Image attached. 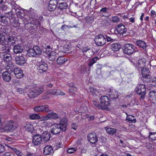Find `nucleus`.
<instances>
[{"instance_id": "5fc2aeb1", "label": "nucleus", "mask_w": 156, "mask_h": 156, "mask_svg": "<svg viewBox=\"0 0 156 156\" xmlns=\"http://www.w3.org/2000/svg\"><path fill=\"white\" fill-rule=\"evenodd\" d=\"M36 85V84L34 83L31 84L26 86L25 87V88L29 89H34Z\"/></svg>"}, {"instance_id": "e433bc0d", "label": "nucleus", "mask_w": 156, "mask_h": 156, "mask_svg": "<svg viewBox=\"0 0 156 156\" xmlns=\"http://www.w3.org/2000/svg\"><path fill=\"white\" fill-rule=\"evenodd\" d=\"M27 55L29 57H36L37 56L33 48H30L27 51Z\"/></svg>"}, {"instance_id": "4d7b16f0", "label": "nucleus", "mask_w": 156, "mask_h": 156, "mask_svg": "<svg viewBox=\"0 0 156 156\" xmlns=\"http://www.w3.org/2000/svg\"><path fill=\"white\" fill-rule=\"evenodd\" d=\"M28 12L30 16H34L35 15V10L34 9H33L32 8H30L29 9Z\"/></svg>"}, {"instance_id": "39448f33", "label": "nucleus", "mask_w": 156, "mask_h": 156, "mask_svg": "<svg viewBox=\"0 0 156 156\" xmlns=\"http://www.w3.org/2000/svg\"><path fill=\"white\" fill-rule=\"evenodd\" d=\"M135 47L130 44H126L123 47L124 52L128 55H130L136 52Z\"/></svg>"}, {"instance_id": "79ce46f5", "label": "nucleus", "mask_w": 156, "mask_h": 156, "mask_svg": "<svg viewBox=\"0 0 156 156\" xmlns=\"http://www.w3.org/2000/svg\"><path fill=\"white\" fill-rule=\"evenodd\" d=\"M31 24L36 26V27L40 26L41 25L40 21L37 19H34V20H32L31 21Z\"/></svg>"}, {"instance_id": "20e7f679", "label": "nucleus", "mask_w": 156, "mask_h": 156, "mask_svg": "<svg viewBox=\"0 0 156 156\" xmlns=\"http://www.w3.org/2000/svg\"><path fill=\"white\" fill-rule=\"evenodd\" d=\"M100 100L102 105H99V109L102 110L105 109L109 106L110 100L106 96H102L101 97Z\"/></svg>"}, {"instance_id": "b1692460", "label": "nucleus", "mask_w": 156, "mask_h": 156, "mask_svg": "<svg viewBox=\"0 0 156 156\" xmlns=\"http://www.w3.org/2000/svg\"><path fill=\"white\" fill-rule=\"evenodd\" d=\"M13 52L16 54L21 53L23 50V47L19 45H16L14 46L13 49Z\"/></svg>"}, {"instance_id": "7c9ffc66", "label": "nucleus", "mask_w": 156, "mask_h": 156, "mask_svg": "<svg viewBox=\"0 0 156 156\" xmlns=\"http://www.w3.org/2000/svg\"><path fill=\"white\" fill-rule=\"evenodd\" d=\"M105 129L107 133L111 135H113L117 132L116 129L115 128H112L107 127H105Z\"/></svg>"}, {"instance_id": "e2e57ef3", "label": "nucleus", "mask_w": 156, "mask_h": 156, "mask_svg": "<svg viewBox=\"0 0 156 156\" xmlns=\"http://www.w3.org/2000/svg\"><path fill=\"white\" fill-rule=\"evenodd\" d=\"M97 66L98 67L96 69L97 73H98V72L99 73H101V65L100 64H99L97 65Z\"/></svg>"}, {"instance_id": "1a4fd4ad", "label": "nucleus", "mask_w": 156, "mask_h": 156, "mask_svg": "<svg viewBox=\"0 0 156 156\" xmlns=\"http://www.w3.org/2000/svg\"><path fill=\"white\" fill-rule=\"evenodd\" d=\"M37 65L38 66V72L40 73L45 72L48 69L47 64L42 60L40 62H37Z\"/></svg>"}, {"instance_id": "338daca9", "label": "nucleus", "mask_w": 156, "mask_h": 156, "mask_svg": "<svg viewBox=\"0 0 156 156\" xmlns=\"http://www.w3.org/2000/svg\"><path fill=\"white\" fill-rule=\"evenodd\" d=\"M13 83L15 86H17L20 84V81L17 80H13Z\"/></svg>"}, {"instance_id": "de8ad7c7", "label": "nucleus", "mask_w": 156, "mask_h": 156, "mask_svg": "<svg viewBox=\"0 0 156 156\" xmlns=\"http://www.w3.org/2000/svg\"><path fill=\"white\" fill-rule=\"evenodd\" d=\"M29 118L32 119H40V117L37 114H34L30 115Z\"/></svg>"}, {"instance_id": "c756f323", "label": "nucleus", "mask_w": 156, "mask_h": 156, "mask_svg": "<svg viewBox=\"0 0 156 156\" xmlns=\"http://www.w3.org/2000/svg\"><path fill=\"white\" fill-rule=\"evenodd\" d=\"M43 48L42 49L43 53L48 54V53L50 51V50H52V48L50 46L46 45L45 44L42 46Z\"/></svg>"}, {"instance_id": "f8f14e48", "label": "nucleus", "mask_w": 156, "mask_h": 156, "mask_svg": "<svg viewBox=\"0 0 156 156\" xmlns=\"http://www.w3.org/2000/svg\"><path fill=\"white\" fill-rule=\"evenodd\" d=\"M115 29L118 34L120 35L125 34L127 32V29L125 26L122 23L118 25Z\"/></svg>"}, {"instance_id": "6e6d98bb", "label": "nucleus", "mask_w": 156, "mask_h": 156, "mask_svg": "<svg viewBox=\"0 0 156 156\" xmlns=\"http://www.w3.org/2000/svg\"><path fill=\"white\" fill-rule=\"evenodd\" d=\"M51 117L54 119H58L59 118V115L56 113L52 112L51 115Z\"/></svg>"}, {"instance_id": "c85d7f7f", "label": "nucleus", "mask_w": 156, "mask_h": 156, "mask_svg": "<svg viewBox=\"0 0 156 156\" xmlns=\"http://www.w3.org/2000/svg\"><path fill=\"white\" fill-rule=\"evenodd\" d=\"M121 45L119 43H113L111 46V49L114 51H119L121 48Z\"/></svg>"}, {"instance_id": "9d476101", "label": "nucleus", "mask_w": 156, "mask_h": 156, "mask_svg": "<svg viewBox=\"0 0 156 156\" xmlns=\"http://www.w3.org/2000/svg\"><path fill=\"white\" fill-rule=\"evenodd\" d=\"M44 127H39L38 131H39L41 133H42L41 134V137L44 142H46L50 140L51 137L50 134L49 132L44 130Z\"/></svg>"}, {"instance_id": "0eeeda50", "label": "nucleus", "mask_w": 156, "mask_h": 156, "mask_svg": "<svg viewBox=\"0 0 156 156\" xmlns=\"http://www.w3.org/2000/svg\"><path fill=\"white\" fill-rule=\"evenodd\" d=\"M17 127V126L15 123L12 121H9L5 122L4 126L2 128L4 130L8 132L14 130Z\"/></svg>"}, {"instance_id": "c9c22d12", "label": "nucleus", "mask_w": 156, "mask_h": 156, "mask_svg": "<svg viewBox=\"0 0 156 156\" xmlns=\"http://www.w3.org/2000/svg\"><path fill=\"white\" fill-rule=\"evenodd\" d=\"M0 32V44H5L6 41V39H5V34Z\"/></svg>"}, {"instance_id": "f03ea898", "label": "nucleus", "mask_w": 156, "mask_h": 156, "mask_svg": "<svg viewBox=\"0 0 156 156\" xmlns=\"http://www.w3.org/2000/svg\"><path fill=\"white\" fill-rule=\"evenodd\" d=\"M44 89L42 86L37 85L33 90H30L28 95L30 98H33L41 94L43 91Z\"/></svg>"}, {"instance_id": "a211bd4d", "label": "nucleus", "mask_w": 156, "mask_h": 156, "mask_svg": "<svg viewBox=\"0 0 156 156\" xmlns=\"http://www.w3.org/2000/svg\"><path fill=\"white\" fill-rule=\"evenodd\" d=\"M53 152V149L50 145H47L44 148L43 153L44 155H51Z\"/></svg>"}, {"instance_id": "0e129e2a", "label": "nucleus", "mask_w": 156, "mask_h": 156, "mask_svg": "<svg viewBox=\"0 0 156 156\" xmlns=\"http://www.w3.org/2000/svg\"><path fill=\"white\" fill-rule=\"evenodd\" d=\"M5 149V147L2 144H0V153L3 152Z\"/></svg>"}, {"instance_id": "680f3d73", "label": "nucleus", "mask_w": 156, "mask_h": 156, "mask_svg": "<svg viewBox=\"0 0 156 156\" xmlns=\"http://www.w3.org/2000/svg\"><path fill=\"white\" fill-rule=\"evenodd\" d=\"M58 3L57 0H50L49 2V4L51 5H56Z\"/></svg>"}, {"instance_id": "4468645a", "label": "nucleus", "mask_w": 156, "mask_h": 156, "mask_svg": "<svg viewBox=\"0 0 156 156\" xmlns=\"http://www.w3.org/2000/svg\"><path fill=\"white\" fill-rule=\"evenodd\" d=\"M15 60L16 64L20 66L23 65L26 62L25 57L22 55L16 57Z\"/></svg>"}, {"instance_id": "bb28decb", "label": "nucleus", "mask_w": 156, "mask_h": 156, "mask_svg": "<svg viewBox=\"0 0 156 156\" xmlns=\"http://www.w3.org/2000/svg\"><path fill=\"white\" fill-rule=\"evenodd\" d=\"M108 9V8L106 7L102 8L100 9V11L98 12V13L101 14L102 15L104 16L108 17L110 15H109L107 12V10Z\"/></svg>"}, {"instance_id": "dca6fc26", "label": "nucleus", "mask_w": 156, "mask_h": 156, "mask_svg": "<svg viewBox=\"0 0 156 156\" xmlns=\"http://www.w3.org/2000/svg\"><path fill=\"white\" fill-rule=\"evenodd\" d=\"M47 94L48 95L53 94L56 95H64L65 94L60 90L55 89L50 90L47 92Z\"/></svg>"}, {"instance_id": "09e8293b", "label": "nucleus", "mask_w": 156, "mask_h": 156, "mask_svg": "<svg viewBox=\"0 0 156 156\" xmlns=\"http://www.w3.org/2000/svg\"><path fill=\"white\" fill-rule=\"evenodd\" d=\"M10 48L9 47L5 49L0 52L1 55H3L9 53L10 52Z\"/></svg>"}, {"instance_id": "2eb2a0df", "label": "nucleus", "mask_w": 156, "mask_h": 156, "mask_svg": "<svg viewBox=\"0 0 156 156\" xmlns=\"http://www.w3.org/2000/svg\"><path fill=\"white\" fill-rule=\"evenodd\" d=\"M87 139L92 144H95L98 141V138L94 133H89L87 136Z\"/></svg>"}, {"instance_id": "473e14b6", "label": "nucleus", "mask_w": 156, "mask_h": 156, "mask_svg": "<svg viewBox=\"0 0 156 156\" xmlns=\"http://www.w3.org/2000/svg\"><path fill=\"white\" fill-rule=\"evenodd\" d=\"M24 128L26 130L30 132L32 131L34 129L33 125L29 122L26 123L24 126Z\"/></svg>"}, {"instance_id": "603ef678", "label": "nucleus", "mask_w": 156, "mask_h": 156, "mask_svg": "<svg viewBox=\"0 0 156 156\" xmlns=\"http://www.w3.org/2000/svg\"><path fill=\"white\" fill-rule=\"evenodd\" d=\"M6 15V17L8 18L9 20L12 19L14 16V14L11 11L7 13Z\"/></svg>"}, {"instance_id": "37998d69", "label": "nucleus", "mask_w": 156, "mask_h": 156, "mask_svg": "<svg viewBox=\"0 0 156 156\" xmlns=\"http://www.w3.org/2000/svg\"><path fill=\"white\" fill-rule=\"evenodd\" d=\"M9 148L14 151L18 156H22L23 154L19 151L18 149L11 147H9Z\"/></svg>"}, {"instance_id": "4c0bfd02", "label": "nucleus", "mask_w": 156, "mask_h": 156, "mask_svg": "<svg viewBox=\"0 0 156 156\" xmlns=\"http://www.w3.org/2000/svg\"><path fill=\"white\" fill-rule=\"evenodd\" d=\"M33 48L34 50L37 55H40L41 54V51L38 46H34Z\"/></svg>"}, {"instance_id": "c03bdc74", "label": "nucleus", "mask_w": 156, "mask_h": 156, "mask_svg": "<svg viewBox=\"0 0 156 156\" xmlns=\"http://www.w3.org/2000/svg\"><path fill=\"white\" fill-rule=\"evenodd\" d=\"M68 7V5L66 2H63L60 3L58 8L61 10L66 9Z\"/></svg>"}, {"instance_id": "f3484780", "label": "nucleus", "mask_w": 156, "mask_h": 156, "mask_svg": "<svg viewBox=\"0 0 156 156\" xmlns=\"http://www.w3.org/2000/svg\"><path fill=\"white\" fill-rule=\"evenodd\" d=\"M142 74L143 77V80H147V79L149 78L150 75L149 74L150 71L148 68L146 67L144 69H141Z\"/></svg>"}, {"instance_id": "aec40b11", "label": "nucleus", "mask_w": 156, "mask_h": 156, "mask_svg": "<svg viewBox=\"0 0 156 156\" xmlns=\"http://www.w3.org/2000/svg\"><path fill=\"white\" fill-rule=\"evenodd\" d=\"M2 76L3 80L6 82L9 81L11 79V75L7 71L3 72L2 74Z\"/></svg>"}, {"instance_id": "864d4df0", "label": "nucleus", "mask_w": 156, "mask_h": 156, "mask_svg": "<svg viewBox=\"0 0 156 156\" xmlns=\"http://www.w3.org/2000/svg\"><path fill=\"white\" fill-rule=\"evenodd\" d=\"M57 6L49 4L48 7V10L50 11H54L56 8Z\"/></svg>"}, {"instance_id": "6e6552de", "label": "nucleus", "mask_w": 156, "mask_h": 156, "mask_svg": "<svg viewBox=\"0 0 156 156\" xmlns=\"http://www.w3.org/2000/svg\"><path fill=\"white\" fill-rule=\"evenodd\" d=\"M94 41L97 45L101 46L106 43V39L103 34H100L95 37Z\"/></svg>"}, {"instance_id": "6ab92c4d", "label": "nucleus", "mask_w": 156, "mask_h": 156, "mask_svg": "<svg viewBox=\"0 0 156 156\" xmlns=\"http://www.w3.org/2000/svg\"><path fill=\"white\" fill-rule=\"evenodd\" d=\"M14 73L16 78L18 79L23 77L24 75L22 70L20 68H16Z\"/></svg>"}, {"instance_id": "ea45409f", "label": "nucleus", "mask_w": 156, "mask_h": 156, "mask_svg": "<svg viewBox=\"0 0 156 156\" xmlns=\"http://www.w3.org/2000/svg\"><path fill=\"white\" fill-rule=\"evenodd\" d=\"M144 81L146 82H150L154 84L156 83V77L151 78V76L149 78L147 79V80H144Z\"/></svg>"}, {"instance_id": "13d9d810", "label": "nucleus", "mask_w": 156, "mask_h": 156, "mask_svg": "<svg viewBox=\"0 0 156 156\" xmlns=\"http://www.w3.org/2000/svg\"><path fill=\"white\" fill-rule=\"evenodd\" d=\"M119 18L117 16H115L112 17V21L114 23H116L119 21Z\"/></svg>"}, {"instance_id": "a19ab883", "label": "nucleus", "mask_w": 156, "mask_h": 156, "mask_svg": "<svg viewBox=\"0 0 156 156\" xmlns=\"http://www.w3.org/2000/svg\"><path fill=\"white\" fill-rule=\"evenodd\" d=\"M82 50L83 53H85L87 51H89L90 53H91V54L90 55V56H91L93 54V51L90 50L88 47H83L82 49Z\"/></svg>"}, {"instance_id": "f257e3e1", "label": "nucleus", "mask_w": 156, "mask_h": 156, "mask_svg": "<svg viewBox=\"0 0 156 156\" xmlns=\"http://www.w3.org/2000/svg\"><path fill=\"white\" fill-rule=\"evenodd\" d=\"M67 119L65 118H62L60 121L59 123H55L52 125L51 126V133L53 134H58L61 131H65L67 125Z\"/></svg>"}, {"instance_id": "cd10ccee", "label": "nucleus", "mask_w": 156, "mask_h": 156, "mask_svg": "<svg viewBox=\"0 0 156 156\" xmlns=\"http://www.w3.org/2000/svg\"><path fill=\"white\" fill-rule=\"evenodd\" d=\"M148 96L150 100L156 102V90H151L150 91Z\"/></svg>"}, {"instance_id": "69168bd1", "label": "nucleus", "mask_w": 156, "mask_h": 156, "mask_svg": "<svg viewBox=\"0 0 156 156\" xmlns=\"http://www.w3.org/2000/svg\"><path fill=\"white\" fill-rule=\"evenodd\" d=\"M3 156H16L15 154L9 152L5 153Z\"/></svg>"}, {"instance_id": "8fccbe9b", "label": "nucleus", "mask_w": 156, "mask_h": 156, "mask_svg": "<svg viewBox=\"0 0 156 156\" xmlns=\"http://www.w3.org/2000/svg\"><path fill=\"white\" fill-rule=\"evenodd\" d=\"M63 144L62 142L58 141L56 142L55 144V147L56 149H57L59 148L62 147L63 146Z\"/></svg>"}, {"instance_id": "49530a36", "label": "nucleus", "mask_w": 156, "mask_h": 156, "mask_svg": "<svg viewBox=\"0 0 156 156\" xmlns=\"http://www.w3.org/2000/svg\"><path fill=\"white\" fill-rule=\"evenodd\" d=\"M149 137L150 139L153 140H156V132L149 133Z\"/></svg>"}, {"instance_id": "774afa93", "label": "nucleus", "mask_w": 156, "mask_h": 156, "mask_svg": "<svg viewBox=\"0 0 156 156\" xmlns=\"http://www.w3.org/2000/svg\"><path fill=\"white\" fill-rule=\"evenodd\" d=\"M17 91L19 92L20 94H22L24 92V89L22 88H18L17 89Z\"/></svg>"}, {"instance_id": "3c124183", "label": "nucleus", "mask_w": 156, "mask_h": 156, "mask_svg": "<svg viewBox=\"0 0 156 156\" xmlns=\"http://www.w3.org/2000/svg\"><path fill=\"white\" fill-rule=\"evenodd\" d=\"M126 120L129 123H135L136 122V119H132V118L127 116L126 118Z\"/></svg>"}, {"instance_id": "7ed1b4c3", "label": "nucleus", "mask_w": 156, "mask_h": 156, "mask_svg": "<svg viewBox=\"0 0 156 156\" xmlns=\"http://www.w3.org/2000/svg\"><path fill=\"white\" fill-rule=\"evenodd\" d=\"M135 90L137 94L141 95L140 100L143 99L146 94V89L145 85L143 84H138L135 89Z\"/></svg>"}, {"instance_id": "2f4dec72", "label": "nucleus", "mask_w": 156, "mask_h": 156, "mask_svg": "<svg viewBox=\"0 0 156 156\" xmlns=\"http://www.w3.org/2000/svg\"><path fill=\"white\" fill-rule=\"evenodd\" d=\"M15 66L12 63L9 64L8 65L6 69L8 70V72L11 73L14 72L15 69H16Z\"/></svg>"}, {"instance_id": "412c9836", "label": "nucleus", "mask_w": 156, "mask_h": 156, "mask_svg": "<svg viewBox=\"0 0 156 156\" xmlns=\"http://www.w3.org/2000/svg\"><path fill=\"white\" fill-rule=\"evenodd\" d=\"M48 108V105H39L34 108V110L36 112H44L45 110Z\"/></svg>"}, {"instance_id": "bf43d9fd", "label": "nucleus", "mask_w": 156, "mask_h": 156, "mask_svg": "<svg viewBox=\"0 0 156 156\" xmlns=\"http://www.w3.org/2000/svg\"><path fill=\"white\" fill-rule=\"evenodd\" d=\"M9 47L7 46L5 44V43L4 44H0V52L5 49Z\"/></svg>"}, {"instance_id": "f704fd0d", "label": "nucleus", "mask_w": 156, "mask_h": 156, "mask_svg": "<svg viewBox=\"0 0 156 156\" xmlns=\"http://www.w3.org/2000/svg\"><path fill=\"white\" fill-rule=\"evenodd\" d=\"M67 61V59L63 57H60L58 58L57 62L59 65L64 64Z\"/></svg>"}, {"instance_id": "423d86ee", "label": "nucleus", "mask_w": 156, "mask_h": 156, "mask_svg": "<svg viewBox=\"0 0 156 156\" xmlns=\"http://www.w3.org/2000/svg\"><path fill=\"white\" fill-rule=\"evenodd\" d=\"M147 61L144 58H141L139 59L137 62H134L132 60L131 62L133 63V65L138 69V70H140L141 69H144V67L146 66V62Z\"/></svg>"}, {"instance_id": "72a5a7b5", "label": "nucleus", "mask_w": 156, "mask_h": 156, "mask_svg": "<svg viewBox=\"0 0 156 156\" xmlns=\"http://www.w3.org/2000/svg\"><path fill=\"white\" fill-rule=\"evenodd\" d=\"M1 56H2L4 60L7 62L11 61L12 57L9 53L6 54L1 55Z\"/></svg>"}, {"instance_id": "393cba45", "label": "nucleus", "mask_w": 156, "mask_h": 156, "mask_svg": "<svg viewBox=\"0 0 156 156\" xmlns=\"http://www.w3.org/2000/svg\"><path fill=\"white\" fill-rule=\"evenodd\" d=\"M98 60V58L97 57H95L90 59L87 64L89 66V69H90L93 65Z\"/></svg>"}, {"instance_id": "58836bf2", "label": "nucleus", "mask_w": 156, "mask_h": 156, "mask_svg": "<svg viewBox=\"0 0 156 156\" xmlns=\"http://www.w3.org/2000/svg\"><path fill=\"white\" fill-rule=\"evenodd\" d=\"M89 89L93 96H96L98 95L99 92L96 88L93 87H90Z\"/></svg>"}, {"instance_id": "5701e85b", "label": "nucleus", "mask_w": 156, "mask_h": 156, "mask_svg": "<svg viewBox=\"0 0 156 156\" xmlns=\"http://www.w3.org/2000/svg\"><path fill=\"white\" fill-rule=\"evenodd\" d=\"M47 54L48 55L49 59L51 61L54 60L58 55L57 53L54 51H51Z\"/></svg>"}, {"instance_id": "4be33fe9", "label": "nucleus", "mask_w": 156, "mask_h": 156, "mask_svg": "<svg viewBox=\"0 0 156 156\" xmlns=\"http://www.w3.org/2000/svg\"><path fill=\"white\" fill-rule=\"evenodd\" d=\"M136 44L137 46L142 48L144 50H146L147 47L146 42L144 41L137 40L136 42Z\"/></svg>"}, {"instance_id": "9b49d317", "label": "nucleus", "mask_w": 156, "mask_h": 156, "mask_svg": "<svg viewBox=\"0 0 156 156\" xmlns=\"http://www.w3.org/2000/svg\"><path fill=\"white\" fill-rule=\"evenodd\" d=\"M5 39H6V41H7L8 43L11 45H13L15 44V37L12 34V33L10 32H5Z\"/></svg>"}, {"instance_id": "ddd939ff", "label": "nucleus", "mask_w": 156, "mask_h": 156, "mask_svg": "<svg viewBox=\"0 0 156 156\" xmlns=\"http://www.w3.org/2000/svg\"><path fill=\"white\" fill-rule=\"evenodd\" d=\"M41 136L40 134H37L33 137L32 143L35 145H38L41 144L42 141Z\"/></svg>"}, {"instance_id": "a878e982", "label": "nucleus", "mask_w": 156, "mask_h": 156, "mask_svg": "<svg viewBox=\"0 0 156 156\" xmlns=\"http://www.w3.org/2000/svg\"><path fill=\"white\" fill-rule=\"evenodd\" d=\"M110 98L112 99H116L118 98V92L116 90H111L109 93Z\"/></svg>"}, {"instance_id": "052dcab7", "label": "nucleus", "mask_w": 156, "mask_h": 156, "mask_svg": "<svg viewBox=\"0 0 156 156\" xmlns=\"http://www.w3.org/2000/svg\"><path fill=\"white\" fill-rule=\"evenodd\" d=\"M76 149L74 147H71L70 148H69L67 151V152L69 153H73L75 152L76 151Z\"/></svg>"}, {"instance_id": "a18cd8bd", "label": "nucleus", "mask_w": 156, "mask_h": 156, "mask_svg": "<svg viewBox=\"0 0 156 156\" xmlns=\"http://www.w3.org/2000/svg\"><path fill=\"white\" fill-rule=\"evenodd\" d=\"M77 151L80 154H85L87 151V149L84 147H81L78 148Z\"/></svg>"}]
</instances>
